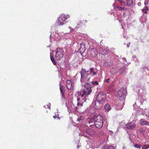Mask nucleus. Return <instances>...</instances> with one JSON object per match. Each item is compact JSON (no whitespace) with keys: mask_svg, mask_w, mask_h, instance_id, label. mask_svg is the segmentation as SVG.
<instances>
[{"mask_svg":"<svg viewBox=\"0 0 149 149\" xmlns=\"http://www.w3.org/2000/svg\"><path fill=\"white\" fill-rule=\"evenodd\" d=\"M85 88L82 91V94L81 95V97H85L86 98L88 95H89L92 92L91 88L93 87L90 84H86V86L84 85Z\"/></svg>","mask_w":149,"mask_h":149,"instance_id":"3","label":"nucleus"},{"mask_svg":"<svg viewBox=\"0 0 149 149\" xmlns=\"http://www.w3.org/2000/svg\"><path fill=\"white\" fill-rule=\"evenodd\" d=\"M135 123V121H134L129 123L126 125V127L128 129L133 130L135 128L136 126Z\"/></svg>","mask_w":149,"mask_h":149,"instance_id":"9","label":"nucleus"},{"mask_svg":"<svg viewBox=\"0 0 149 149\" xmlns=\"http://www.w3.org/2000/svg\"><path fill=\"white\" fill-rule=\"evenodd\" d=\"M69 28L70 29V31H71L72 30H73L72 29V28L71 27H70V26H69Z\"/></svg>","mask_w":149,"mask_h":149,"instance_id":"43","label":"nucleus"},{"mask_svg":"<svg viewBox=\"0 0 149 149\" xmlns=\"http://www.w3.org/2000/svg\"><path fill=\"white\" fill-rule=\"evenodd\" d=\"M80 49H83V48H84L85 47V45L84 44H80Z\"/></svg>","mask_w":149,"mask_h":149,"instance_id":"33","label":"nucleus"},{"mask_svg":"<svg viewBox=\"0 0 149 149\" xmlns=\"http://www.w3.org/2000/svg\"><path fill=\"white\" fill-rule=\"evenodd\" d=\"M44 107H46V106H45H45H44Z\"/></svg>","mask_w":149,"mask_h":149,"instance_id":"54","label":"nucleus"},{"mask_svg":"<svg viewBox=\"0 0 149 149\" xmlns=\"http://www.w3.org/2000/svg\"><path fill=\"white\" fill-rule=\"evenodd\" d=\"M124 102L120 103V105H116L115 106V108L117 110H121L123 108V104L124 103Z\"/></svg>","mask_w":149,"mask_h":149,"instance_id":"17","label":"nucleus"},{"mask_svg":"<svg viewBox=\"0 0 149 149\" xmlns=\"http://www.w3.org/2000/svg\"><path fill=\"white\" fill-rule=\"evenodd\" d=\"M104 149H114V148L112 146L109 145H106L104 147Z\"/></svg>","mask_w":149,"mask_h":149,"instance_id":"21","label":"nucleus"},{"mask_svg":"<svg viewBox=\"0 0 149 149\" xmlns=\"http://www.w3.org/2000/svg\"><path fill=\"white\" fill-rule=\"evenodd\" d=\"M95 118H93V117L91 118H88L87 121V122L86 124L87 126H88V124L90 125L91 124H92L93 123H94L95 120Z\"/></svg>","mask_w":149,"mask_h":149,"instance_id":"15","label":"nucleus"},{"mask_svg":"<svg viewBox=\"0 0 149 149\" xmlns=\"http://www.w3.org/2000/svg\"><path fill=\"white\" fill-rule=\"evenodd\" d=\"M148 10V7L146 6H145L143 9H142V11L144 12L145 14H146L147 13V11Z\"/></svg>","mask_w":149,"mask_h":149,"instance_id":"24","label":"nucleus"},{"mask_svg":"<svg viewBox=\"0 0 149 149\" xmlns=\"http://www.w3.org/2000/svg\"><path fill=\"white\" fill-rule=\"evenodd\" d=\"M104 109L106 112H108L111 109L110 105L108 103L106 104L104 106Z\"/></svg>","mask_w":149,"mask_h":149,"instance_id":"20","label":"nucleus"},{"mask_svg":"<svg viewBox=\"0 0 149 149\" xmlns=\"http://www.w3.org/2000/svg\"><path fill=\"white\" fill-rule=\"evenodd\" d=\"M116 1H117L120 3H121V6H123V5L124 6V1H123L122 0H116Z\"/></svg>","mask_w":149,"mask_h":149,"instance_id":"32","label":"nucleus"},{"mask_svg":"<svg viewBox=\"0 0 149 149\" xmlns=\"http://www.w3.org/2000/svg\"><path fill=\"white\" fill-rule=\"evenodd\" d=\"M79 146H77V148H79Z\"/></svg>","mask_w":149,"mask_h":149,"instance_id":"49","label":"nucleus"},{"mask_svg":"<svg viewBox=\"0 0 149 149\" xmlns=\"http://www.w3.org/2000/svg\"><path fill=\"white\" fill-rule=\"evenodd\" d=\"M126 70V68L125 66L122 67L119 70L118 72L121 74L123 72H125Z\"/></svg>","mask_w":149,"mask_h":149,"instance_id":"19","label":"nucleus"},{"mask_svg":"<svg viewBox=\"0 0 149 149\" xmlns=\"http://www.w3.org/2000/svg\"><path fill=\"white\" fill-rule=\"evenodd\" d=\"M66 86L68 89L69 90L72 89L74 86L73 84L72 83L71 80L70 79L67 80V83Z\"/></svg>","mask_w":149,"mask_h":149,"instance_id":"11","label":"nucleus"},{"mask_svg":"<svg viewBox=\"0 0 149 149\" xmlns=\"http://www.w3.org/2000/svg\"><path fill=\"white\" fill-rule=\"evenodd\" d=\"M132 0H127L126 2H124V6H127L128 7L130 6L132 4Z\"/></svg>","mask_w":149,"mask_h":149,"instance_id":"16","label":"nucleus"},{"mask_svg":"<svg viewBox=\"0 0 149 149\" xmlns=\"http://www.w3.org/2000/svg\"><path fill=\"white\" fill-rule=\"evenodd\" d=\"M90 73H92V72H93V70H94V69L93 68H91L90 69Z\"/></svg>","mask_w":149,"mask_h":149,"instance_id":"34","label":"nucleus"},{"mask_svg":"<svg viewBox=\"0 0 149 149\" xmlns=\"http://www.w3.org/2000/svg\"><path fill=\"white\" fill-rule=\"evenodd\" d=\"M87 54L90 57H95L97 54V52L96 49L91 48L88 52Z\"/></svg>","mask_w":149,"mask_h":149,"instance_id":"6","label":"nucleus"},{"mask_svg":"<svg viewBox=\"0 0 149 149\" xmlns=\"http://www.w3.org/2000/svg\"><path fill=\"white\" fill-rule=\"evenodd\" d=\"M106 94L103 92H100L97 95V100L104 103Z\"/></svg>","mask_w":149,"mask_h":149,"instance_id":"7","label":"nucleus"},{"mask_svg":"<svg viewBox=\"0 0 149 149\" xmlns=\"http://www.w3.org/2000/svg\"><path fill=\"white\" fill-rule=\"evenodd\" d=\"M147 116L148 117V118H147V119L148 120L149 119V114H148V116Z\"/></svg>","mask_w":149,"mask_h":149,"instance_id":"44","label":"nucleus"},{"mask_svg":"<svg viewBox=\"0 0 149 149\" xmlns=\"http://www.w3.org/2000/svg\"><path fill=\"white\" fill-rule=\"evenodd\" d=\"M149 148V145H143L141 149H147Z\"/></svg>","mask_w":149,"mask_h":149,"instance_id":"27","label":"nucleus"},{"mask_svg":"<svg viewBox=\"0 0 149 149\" xmlns=\"http://www.w3.org/2000/svg\"><path fill=\"white\" fill-rule=\"evenodd\" d=\"M67 54V55H66V58L67 59V60H68L69 59H70V57H71V54H68L67 53H66V54Z\"/></svg>","mask_w":149,"mask_h":149,"instance_id":"29","label":"nucleus"},{"mask_svg":"<svg viewBox=\"0 0 149 149\" xmlns=\"http://www.w3.org/2000/svg\"><path fill=\"white\" fill-rule=\"evenodd\" d=\"M122 59H123V61H126V58H122Z\"/></svg>","mask_w":149,"mask_h":149,"instance_id":"41","label":"nucleus"},{"mask_svg":"<svg viewBox=\"0 0 149 149\" xmlns=\"http://www.w3.org/2000/svg\"><path fill=\"white\" fill-rule=\"evenodd\" d=\"M91 83L93 85H98L99 84L98 82L97 81H92L91 82Z\"/></svg>","mask_w":149,"mask_h":149,"instance_id":"31","label":"nucleus"},{"mask_svg":"<svg viewBox=\"0 0 149 149\" xmlns=\"http://www.w3.org/2000/svg\"><path fill=\"white\" fill-rule=\"evenodd\" d=\"M70 17V16L69 15H66V19L67 18H69Z\"/></svg>","mask_w":149,"mask_h":149,"instance_id":"38","label":"nucleus"},{"mask_svg":"<svg viewBox=\"0 0 149 149\" xmlns=\"http://www.w3.org/2000/svg\"><path fill=\"white\" fill-rule=\"evenodd\" d=\"M47 108H48L49 109L50 108V107H48V105H47Z\"/></svg>","mask_w":149,"mask_h":149,"instance_id":"46","label":"nucleus"},{"mask_svg":"<svg viewBox=\"0 0 149 149\" xmlns=\"http://www.w3.org/2000/svg\"><path fill=\"white\" fill-rule=\"evenodd\" d=\"M130 42H129L127 44V48H128L130 46Z\"/></svg>","mask_w":149,"mask_h":149,"instance_id":"40","label":"nucleus"},{"mask_svg":"<svg viewBox=\"0 0 149 149\" xmlns=\"http://www.w3.org/2000/svg\"><path fill=\"white\" fill-rule=\"evenodd\" d=\"M86 97H83V98H82L81 100L80 101V102H78L77 103V106H80L81 107L83 105V103L84 102H86Z\"/></svg>","mask_w":149,"mask_h":149,"instance_id":"18","label":"nucleus"},{"mask_svg":"<svg viewBox=\"0 0 149 149\" xmlns=\"http://www.w3.org/2000/svg\"><path fill=\"white\" fill-rule=\"evenodd\" d=\"M53 118H56L55 116H53Z\"/></svg>","mask_w":149,"mask_h":149,"instance_id":"53","label":"nucleus"},{"mask_svg":"<svg viewBox=\"0 0 149 149\" xmlns=\"http://www.w3.org/2000/svg\"><path fill=\"white\" fill-rule=\"evenodd\" d=\"M113 6H114V8H116V10H124L126 11L129 10V8H127L121 7L117 6H115L114 4H113Z\"/></svg>","mask_w":149,"mask_h":149,"instance_id":"12","label":"nucleus"},{"mask_svg":"<svg viewBox=\"0 0 149 149\" xmlns=\"http://www.w3.org/2000/svg\"><path fill=\"white\" fill-rule=\"evenodd\" d=\"M86 132L90 136H93L94 135L95 132L93 129L89 128L86 130Z\"/></svg>","mask_w":149,"mask_h":149,"instance_id":"13","label":"nucleus"},{"mask_svg":"<svg viewBox=\"0 0 149 149\" xmlns=\"http://www.w3.org/2000/svg\"><path fill=\"white\" fill-rule=\"evenodd\" d=\"M65 16L64 15H61L58 19L56 22L58 25H59L65 24Z\"/></svg>","mask_w":149,"mask_h":149,"instance_id":"8","label":"nucleus"},{"mask_svg":"<svg viewBox=\"0 0 149 149\" xmlns=\"http://www.w3.org/2000/svg\"><path fill=\"white\" fill-rule=\"evenodd\" d=\"M82 120L81 118H78L77 119V121H80Z\"/></svg>","mask_w":149,"mask_h":149,"instance_id":"39","label":"nucleus"},{"mask_svg":"<svg viewBox=\"0 0 149 149\" xmlns=\"http://www.w3.org/2000/svg\"><path fill=\"white\" fill-rule=\"evenodd\" d=\"M103 103H104V102L96 100L95 102V107L97 109H100L102 107Z\"/></svg>","mask_w":149,"mask_h":149,"instance_id":"10","label":"nucleus"},{"mask_svg":"<svg viewBox=\"0 0 149 149\" xmlns=\"http://www.w3.org/2000/svg\"><path fill=\"white\" fill-rule=\"evenodd\" d=\"M89 71H86L85 69L82 68L79 72L81 74V78L80 81L82 83L81 85L86 86V84H89L91 83V82L89 81L91 78V75L88 73Z\"/></svg>","mask_w":149,"mask_h":149,"instance_id":"1","label":"nucleus"},{"mask_svg":"<svg viewBox=\"0 0 149 149\" xmlns=\"http://www.w3.org/2000/svg\"><path fill=\"white\" fill-rule=\"evenodd\" d=\"M64 51L62 48H60L57 49L56 50L55 57L56 59L60 60L63 56Z\"/></svg>","mask_w":149,"mask_h":149,"instance_id":"5","label":"nucleus"},{"mask_svg":"<svg viewBox=\"0 0 149 149\" xmlns=\"http://www.w3.org/2000/svg\"><path fill=\"white\" fill-rule=\"evenodd\" d=\"M134 147L136 148H138L140 149H141L142 148L141 145L136 144L134 145Z\"/></svg>","mask_w":149,"mask_h":149,"instance_id":"28","label":"nucleus"},{"mask_svg":"<svg viewBox=\"0 0 149 149\" xmlns=\"http://www.w3.org/2000/svg\"><path fill=\"white\" fill-rule=\"evenodd\" d=\"M126 92L123 89L119 90L118 92L117 98L120 101L124 100L125 99Z\"/></svg>","mask_w":149,"mask_h":149,"instance_id":"4","label":"nucleus"},{"mask_svg":"<svg viewBox=\"0 0 149 149\" xmlns=\"http://www.w3.org/2000/svg\"><path fill=\"white\" fill-rule=\"evenodd\" d=\"M144 4L146 6H147L148 7H149V1L147 0L145 1L144 2Z\"/></svg>","mask_w":149,"mask_h":149,"instance_id":"30","label":"nucleus"},{"mask_svg":"<svg viewBox=\"0 0 149 149\" xmlns=\"http://www.w3.org/2000/svg\"><path fill=\"white\" fill-rule=\"evenodd\" d=\"M75 109L77 111V109H78V107H75Z\"/></svg>","mask_w":149,"mask_h":149,"instance_id":"45","label":"nucleus"},{"mask_svg":"<svg viewBox=\"0 0 149 149\" xmlns=\"http://www.w3.org/2000/svg\"><path fill=\"white\" fill-rule=\"evenodd\" d=\"M67 107L68 109H69L70 110H71L72 109V106L69 107V106H67Z\"/></svg>","mask_w":149,"mask_h":149,"instance_id":"36","label":"nucleus"},{"mask_svg":"<svg viewBox=\"0 0 149 149\" xmlns=\"http://www.w3.org/2000/svg\"><path fill=\"white\" fill-rule=\"evenodd\" d=\"M92 73H93V75H95L96 74V73L95 72H92Z\"/></svg>","mask_w":149,"mask_h":149,"instance_id":"42","label":"nucleus"},{"mask_svg":"<svg viewBox=\"0 0 149 149\" xmlns=\"http://www.w3.org/2000/svg\"><path fill=\"white\" fill-rule=\"evenodd\" d=\"M140 124L141 125H147L149 126V123L143 119H141L140 120Z\"/></svg>","mask_w":149,"mask_h":149,"instance_id":"14","label":"nucleus"},{"mask_svg":"<svg viewBox=\"0 0 149 149\" xmlns=\"http://www.w3.org/2000/svg\"><path fill=\"white\" fill-rule=\"evenodd\" d=\"M70 63L69 62H66V68L68 70H69L71 68V66Z\"/></svg>","mask_w":149,"mask_h":149,"instance_id":"25","label":"nucleus"},{"mask_svg":"<svg viewBox=\"0 0 149 149\" xmlns=\"http://www.w3.org/2000/svg\"><path fill=\"white\" fill-rule=\"evenodd\" d=\"M60 89L61 90V93L62 94V97L65 98L64 96V92H65V90H63L62 89V87H60Z\"/></svg>","mask_w":149,"mask_h":149,"instance_id":"23","label":"nucleus"},{"mask_svg":"<svg viewBox=\"0 0 149 149\" xmlns=\"http://www.w3.org/2000/svg\"><path fill=\"white\" fill-rule=\"evenodd\" d=\"M50 59L51 61L52 62L53 64L54 65H56V62L55 60H54V57L50 56Z\"/></svg>","mask_w":149,"mask_h":149,"instance_id":"26","label":"nucleus"},{"mask_svg":"<svg viewBox=\"0 0 149 149\" xmlns=\"http://www.w3.org/2000/svg\"><path fill=\"white\" fill-rule=\"evenodd\" d=\"M81 98H77V101L78 102H79V101H80V100H81V99H82V98H83L82 97H81Z\"/></svg>","mask_w":149,"mask_h":149,"instance_id":"35","label":"nucleus"},{"mask_svg":"<svg viewBox=\"0 0 149 149\" xmlns=\"http://www.w3.org/2000/svg\"><path fill=\"white\" fill-rule=\"evenodd\" d=\"M103 123V121L102 116L98 115L95 117L93 125H95L96 128L100 129L102 127Z\"/></svg>","mask_w":149,"mask_h":149,"instance_id":"2","label":"nucleus"},{"mask_svg":"<svg viewBox=\"0 0 149 149\" xmlns=\"http://www.w3.org/2000/svg\"><path fill=\"white\" fill-rule=\"evenodd\" d=\"M110 80V79L109 78H108L107 79H106L105 80V82L107 83H109V80Z\"/></svg>","mask_w":149,"mask_h":149,"instance_id":"37","label":"nucleus"},{"mask_svg":"<svg viewBox=\"0 0 149 149\" xmlns=\"http://www.w3.org/2000/svg\"><path fill=\"white\" fill-rule=\"evenodd\" d=\"M80 92H78V94L79 95V94H80Z\"/></svg>","mask_w":149,"mask_h":149,"instance_id":"50","label":"nucleus"},{"mask_svg":"<svg viewBox=\"0 0 149 149\" xmlns=\"http://www.w3.org/2000/svg\"><path fill=\"white\" fill-rule=\"evenodd\" d=\"M126 36H123V37H124V38H126Z\"/></svg>","mask_w":149,"mask_h":149,"instance_id":"51","label":"nucleus"},{"mask_svg":"<svg viewBox=\"0 0 149 149\" xmlns=\"http://www.w3.org/2000/svg\"><path fill=\"white\" fill-rule=\"evenodd\" d=\"M125 147H123V149H125Z\"/></svg>","mask_w":149,"mask_h":149,"instance_id":"52","label":"nucleus"},{"mask_svg":"<svg viewBox=\"0 0 149 149\" xmlns=\"http://www.w3.org/2000/svg\"><path fill=\"white\" fill-rule=\"evenodd\" d=\"M93 124H92V125H90L89 126H93Z\"/></svg>","mask_w":149,"mask_h":149,"instance_id":"48","label":"nucleus"},{"mask_svg":"<svg viewBox=\"0 0 149 149\" xmlns=\"http://www.w3.org/2000/svg\"><path fill=\"white\" fill-rule=\"evenodd\" d=\"M85 136V137H86L87 138H88V136H87V135H86V136Z\"/></svg>","mask_w":149,"mask_h":149,"instance_id":"47","label":"nucleus"},{"mask_svg":"<svg viewBox=\"0 0 149 149\" xmlns=\"http://www.w3.org/2000/svg\"><path fill=\"white\" fill-rule=\"evenodd\" d=\"M107 52H108L107 50L104 49H102L100 51V53L101 54L103 55H106V54H107Z\"/></svg>","mask_w":149,"mask_h":149,"instance_id":"22","label":"nucleus"}]
</instances>
